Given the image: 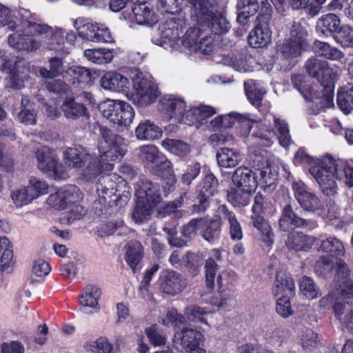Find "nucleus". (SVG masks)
Here are the masks:
<instances>
[{"instance_id": "nucleus-20", "label": "nucleus", "mask_w": 353, "mask_h": 353, "mask_svg": "<svg viewBox=\"0 0 353 353\" xmlns=\"http://www.w3.org/2000/svg\"><path fill=\"white\" fill-rule=\"evenodd\" d=\"M135 195L138 199L156 206L161 199L157 185L148 179H140L135 185Z\"/></svg>"}, {"instance_id": "nucleus-24", "label": "nucleus", "mask_w": 353, "mask_h": 353, "mask_svg": "<svg viewBox=\"0 0 353 353\" xmlns=\"http://www.w3.org/2000/svg\"><path fill=\"white\" fill-rule=\"evenodd\" d=\"M103 88L114 92H125L130 87L128 79L114 71L107 72L100 80Z\"/></svg>"}, {"instance_id": "nucleus-25", "label": "nucleus", "mask_w": 353, "mask_h": 353, "mask_svg": "<svg viewBox=\"0 0 353 353\" xmlns=\"http://www.w3.org/2000/svg\"><path fill=\"white\" fill-rule=\"evenodd\" d=\"M212 257L208 258L205 263V283L207 288L212 290L214 288V281L216 279V283L221 285V277L220 275L216 276L219 270V265L216 261L220 262L222 261V256L220 251L217 249L212 250Z\"/></svg>"}, {"instance_id": "nucleus-53", "label": "nucleus", "mask_w": 353, "mask_h": 353, "mask_svg": "<svg viewBox=\"0 0 353 353\" xmlns=\"http://www.w3.org/2000/svg\"><path fill=\"white\" fill-rule=\"evenodd\" d=\"M320 250L323 252L330 253L335 256H343L345 253V248L342 242L332 236L322 241Z\"/></svg>"}, {"instance_id": "nucleus-58", "label": "nucleus", "mask_w": 353, "mask_h": 353, "mask_svg": "<svg viewBox=\"0 0 353 353\" xmlns=\"http://www.w3.org/2000/svg\"><path fill=\"white\" fill-rule=\"evenodd\" d=\"M11 197L17 207L28 205L34 200L27 186L12 190Z\"/></svg>"}, {"instance_id": "nucleus-8", "label": "nucleus", "mask_w": 353, "mask_h": 353, "mask_svg": "<svg viewBox=\"0 0 353 353\" xmlns=\"http://www.w3.org/2000/svg\"><path fill=\"white\" fill-rule=\"evenodd\" d=\"M307 32L300 24L295 23L290 31V38L279 46L278 50L286 59L296 57L307 47Z\"/></svg>"}, {"instance_id": "nucleus-40", "label": "nucleus", "mask_w": 353, "mask_h": 353, "mask_svg": "<svg viewBox=\"0 0 353 353\" xmlns=\"http://www.w3.org/2000/svg\"><path fill=\"white\" fill-rule=\"evenodd\" d=\"M201 26H207L214 34H225L231 28L230 22L223 14L214 12L208 21Z\"/></svg>"}, {"instance_id": "nucleus-21", "label": "nucleus", "mask_w": 353, "mask_h": 353, "mask_svg": "<svg viewBox=\"0 0 353 353\" xmlns=\"http://www.w3.org/2000/svg\"><path fill=\"white\" fill-rule=\"evenodd\" d=\"M190 8L191 19L201 25L208 21L214 12L213 0H185Z\"/></svg>"}, {"instance_id": "nucleus-35", "label": "nucleus", "mask_w": 353, "mask_h": 353, "mask_svg": "<svg viewBox=\"0 0 353 353\" xmlns=\"http://www.w3.org/2000/svg\"><path fill=\"white\" fill-rule=\"evenodd\" d=\"M151 173L155 176H161L168 180V189L172 188L176 183L172 165L163 155L159 161L151 168Z\"/></svg>"}, {"instance_id": "nucleus-49", "label": "nucleus", "mask_w": 353, "mask_h": 353, "mask_svg": "<svg viewBox=\"0 0 353 353\" xmlns=\"http://www.w3.org/2000/svg\"><path fill=\"white\" fill-rule=\"evenodd\" d=\"M61 110L65 117L75 119L84 115L86 108L73 98H68L63 103Z\"/></svg>"}, {"instance_id": "nucleus-51", "label": "nucleus", "mask_w": 353, "mask_h": 353, "mask_svg": "<svg viewBox=\"0 0 353 353\" xmlns=\"http://www.w3.org/2000/svg\"><path fill=\"white\" fill-rule=\"evenodd\" d=\"M71 208L68 211L63 212L61 217L60 221L63 224H72L74 221L83 219L87 213V210L81 205L72 203Z\"/></svg>"}, {"instance_id": "nucleus-44", "label": "nucleus", "mask_w": 353, "mask_h": 353, "mask_svg": "<svg viewBox=\"0 0 353 353\" xmlns=\"http://www.w3.org/2000/svg\"><path fill=\"white\" fill-rule=\"evenodd\" d=\"M336 103L345 114L353 110V83H349L339 90Z\"/></svg>"}, {"instance_id": "nucleus-30", "label": "nucleus", "mask_w": 353, "mask_h": 353, "mask_svg": "<svg viewBox=\"0 0 353 353\" xmlns=\"http://www.w3.org/2000/svg\"><path fill=\"white\" fill-rule=\"evenodd\" d=\"M272 294L274 296L283 294L282 296H292L295 294L294 282L291 276L286 272H277L272 286Z\"/></svg>"}, {"instance_id": "nucleus-56", "label": "nucleus", "mask_w": 353, "mask_h": 353, "mask_svg": "<svg viewBox=\"0 0 353 353\" xmlns=\"http://www.w3.org/2000/svg\"><path fill=\"white\" fill-rule=\"evenodd\" d=\"M210 311L206 307H202L198 305H190L185 307L184 314L190 321H198L207 324L204 316L210 313Z\"/></svg>"}, {"instance_id": "nucleus-54", "label": "nucleus", "mask_w": 353, "mask_h": 353, "mask_svg": "<svg viewBox=\"0 0 353 353\" xmlns=\"http://www.w3.org/2000/svg\"><path fill=\"white\" fill-rule=\"evenodd\" d=\"M34 199L48 194L49 185L46 181L35 176H30L27 185Z\"/></svg>"}, {"instance_id": "nucleus-46", "label": "nucleus", "mask_w": 353, "mask_h": 353, "mask_svg": "<svg viewBox=\"0 0 353 353\" xmlns=\"http://www.w3.org/2000/svg\"><path fill=\"white\" fill-rule=\"evenodd\" d=\"M314 46L316 52L327 59L332 61H341L345 56L344 53L339 49L332 47L326 42L315 41Z\"/></svg>"}, {"instance_id": "nucleus-27", "label": "nucleus", "mask_w": 353, "mask_h": 353, "mask_svg": "<svg viewBox=\"0 0 353 353\" xmlns=\"http://www.w3.org/2000/svg\"><path fill=\"white\" fill-rule=\"evenodd\" d=\"M205 222L201 223L200 234L209 243H213L219 236L222 225V216L216 215L210 219L201 218Z\"/></svg>"}, {"instance_id": "nucleus-45", "label": "nucleus", "mask_w": 353, "mask_h": 353, "mask_svg": "<svg viewBox=\"0 0 353 353\" xmlns=\"http://www.w3.org/2000/svg\"><path fill=\"white\" fill-rule=\"evenodd\" d=\"M255 191H246L236 186L230 188L227 194V199L236 207L245 206L250 201L251 194Z\"/></svg>"}, {"instance_id": "nucleus-47", "label": "nucleus", "mask_w": 353, "mask_h": 353, "mask_svg": "<svg viewBox=\"0 0 353 353\" xmlns=\"http://www.w3.org/2000/svg\"><path fill=\"white\" fill-rule=\"evenodd\" d=\"M201 36V30L198 28H190L183 35L182 38L180 39V46H181V50L180 51H183V50H187L190 52H196L197 46L199 44V38Z\"/></svg>"}, {"instance_id": "nucleus-29", "label": "nucleus", "mask_w": 353, "mask_h": 353, "mask_svg": "<svg viewBox=\"0 0 353 353\" xmlns=\"http://www.w3.org/2000/svg\"><path fill=\"white\" fill-rule=\"evenodd\" d=\"M316 239L299 232H292L288 235L285 245L290 250L296 252L310 250Z\"/></svg>"}, {"instance_id": "nucleus-17", "label": "nucleus", "mask_w": 353, "mask_h": 353, "mask_svg": "<svg viewBox=\"0 0 353 353\" xmlns=\"http://www.w3.org/2000/svg\"><path fill=\"white\" fill-rule=\"evenodd\" d=\"M187 286L186 280L182 275L173 270H167L161 276L159 289L163 293L174 296Z\"/></svg>"}, {"instance_id": "nucleus-61", "label": "nucleus", "mask_w": 353, "mask_h": 353, "mask_svg": "<svg viewBox=\"0 0 353 353\" xmlns=\"http://www.w3.org/2000/svg\"><path fill=\"white\" fill-rule=\"evenodd\" d=\"M113 59L112 50L107 48L90 49V61L97 64L110 63Z\"/></svg>"}, {"instance_id": "nucleus-39", "label": "nucleus", "mask_w": 353, "mask_h": 353, "mask_svg": "<svg viewBox=\"0 0 353 353\" xmlns=\"http://www.w3.org/2000/svg\"><path fill=\"white\" fill-rule=\"evenodd\" d=\"M244 88L250 103L254 107L259 108L266 92L264 88L259 83L252 79L248 80L244 83Z\"/></svg>"}, {"instance_id": "nucleus-41", "label": "nucleus", "mask_w": 353, "mask_h": 353, "mask_svg": "<svg viewBox=\"0 0 353 353\" xmlns=\"http://www.w3.org/2000/svg\"><path fill=\"white\" fill-rule=\"evenodd\" d=\"M125 259L130 268L135 272L143 257V247L137 241H132L125 246Z\"/></svg>"}, {"instance_id": "nucleus-63", "label": "nucleus", "mask_w": 353, "mask_h": 353, "mask_svg": "<svg viewBox=\"0 0 353 353\" xmlns=\"http://www.w3.org/2000/svg\"><path fill=\"white\" fill-rule=\"evenodd\" d=\"M334 39L341 46L349 48L353 46V29L350 26H341Z\"/></svg>"}, {"instance_id": "nucleus-6", "label": "nucleus", "mask_w": 353, "mask_h": 353, "mask_svg": "<svg viewBox=\"0 0 353 353\" xmlns=\"http://www.w3.org/2000/svg\"><path fill=\"white\" fill-rule=\"evenodd\" d=\"M132 83L135 90L132 97L134 104L144 107L156 101L159 93L150 74L138 71L133 77Z\"/></svg>"}, {"instance_id": "nucleus-2", "label": "nucleus", "mask_w": 353, "mask_h": 353, "mask_svg": "<svg viewBox=\"0 0 353 353\" xmlns=\"http://www.w3.org/2000/svg\"><path fill=\"white\" fill-rule=\"evenodd\" d=\"M309 172L326 196H334L336 194L338 181L343 179L346 185L353 186V168L342 161L336 162L332 159L325 158L314 161Z\"/></svg>"}, {"instance_id": "nucleus-7", "label": "nucleus", "mask_w": 353, "mask_h": 353, "mask_svg": "<svg viewBox=\"0 0 353 353\" xmlns=\"http://www.w3.org/2000/svg\"><path fill=\"white\" fill-rule=\"evenodd\" d=\"M38 168L54 180H65L69 177L62 163L59 161L56 152L43 146L36 152Z\"/></svg>"}, {"instance_id": "nucleus-32", "label": "nucleus", "mask_w": 353, "mask_h": 353, "mask_svg": "<svg viewBox=\"0 0 353 353\" xmlns=\"http://www.w3.org/2000/svg\"><path fill=\"white\" fill-rule=\"evenodd\" d=\"M341 26V19L335 14L328 13L321 16L316 22V31L318 33L330 37L339 30Z\"/></svg>"}, {"instance_id": "nucleus-59", "label": "nucleus", "mask_w": 353, "mask_h": 353, "mask_svg": "<svg viewBox=\"0 0 353 353\" xmlns=\"http://www.w3.org/2000/svg\"><path fill=\"white\" fill-rule=\"evenodd\" d=\"M299 285L302 294L309 299H316L321 295L319 288L310 277H303Z\"/></svg>"}, {"instance_id": "nucleus-37", "label": "nucleus", "mask_w": 353, "mask_h": 353, "mask_svg": "<svg viewBox=\"0 0 353 353\" xmlns=\"http://www.w3.org/2000/svg\"><path fill=\"white\" fill-rule=\"evenodd\" d=\"M218 165L224 168H233L241 161L240 154L228 148H219L216 154Z\"/></svg>"}, {"instance_id": "nucleus-3", "label": "nucleus", "mask_w": 353, "mask_h": 353, "mask_svg": "<svg viewBox=\"0 0 353 353\" xmlns=\"http://www.w3.org/2000/svg\"><path fill=\"white\" fill-rule=\"evenodd\" d=\"M238 122L242 124L241 134L243 136L251 135L267 142V145L272 143L273 139L278 137L280 144L283 147H288L291 143V137L287 123L279 118H274V127L278 134L265 123L258 122L251 118L250 114H236Z\"/></svg>"}, {"instance_id": "nucleus-50", "label": "nucleus", "mask_w": 353, "mask_h": 353, "mask_svg": "<svg viewBox=\"0 0 353 353\" xmlns=\"http://www.w3.org/2000/svg\"><path fill=\"white\" fill-rule=\"evenodd\" d=\"M21 110L18 114L20 122L25 125H34L36 123V112L34 105L27 97L21 99Z\"/></svg>"}, {"instance_id": "nucleus-12", "label": "nucleus", "mask_w": 353, "mask_h": 353, "mask_svg": "<svg viewBox=\"0 0 353 353\" xmlns=\"http://www.w3.org/2000/svg\"><path fill=\"white\" fill-rule=\"evenodd\" d=\"M159 105L162 111L170 118L188 125L186 119L188 118L186 117L188 108L183 98L174 95L165 96L159 101Z\"/></svg>"}, {"instance_id": "nucleus-11", "label": "nucleus", "mask_w": 353, "mask_h": 353, "mask_svg": "<svg viewBox=\"0 0 353 353\" xmlns=\"http://www.w3.org/2000/svg\"><path fill=\"white\" fill-rule=\"evenodd\" d=\"M292 188L294 198L305 211L316 212L323 210V202L314 192L309 191L304 183L295 181Z\"/></svg>"}, {"instance_id": "nucleus-14", "label": "nucleus", "mask_w": 353, "mask_h": 353, "mask_svg": "<svg viewBox=\"0 0 353 353\" xmlns=\"http://www.w3.org/2000/svg\"><path fill=\"white\" fill-rule=\"evenodd\" d=\"M333 85H322L323 90L321 92L314 89L313 92L305 95V99L312 103L311 109L315 114L333 106Z\"/></svg>"}, {"instance_id": "nucleus-43", "label": "nucleus", "mask_w": 353, "mask_h": 353, "mask_svg": "<svg viewBox=\"0 0 353 353\" xmlns=\"http://www.w3.org/2000/svg\"><path fill=\"white\" fill-rule=\"evenodd\" d=\"M251 223L262 234V240L268 245L274 242V234L270 225L263 217V214H252L251 215Z\"/></svg>"}, {"instance_id": "nucleus-64", "label": "nucleus", "mask_w": 353, "mask_h": 353, "mask_svg": "<svg viewBox=\"0 0 353 353\" xmlns=\"http://www.w3.org/2000/svg\"><path fill=\"white\" fill-rule=\"evenodd\" d=\"M219 183L216 176L212 174H208L205 175L201 189L199 192L203 193L212 198L218 192Z\"/></svg>"}, {"instance_id": "nucleus-28", "label": "nucleus", "mask_w": 353, "mask_h": 353, "mask_svg": "<svg viewBox=\"0 0 353 353\" xmlns=\"http://www.w3.org/2000/svg\"><path fill=\"white\" fill-rule=\"evenodd\" d=\"M132 12L136 22L139 25L152 26L157 22V18L153 9L148 2L135 3L132 7Z\"/></svg>"}, {"instance_id": "nucleus-18", "label": "nucleus", "mask_w": 353, "mask_h": 353, "mask_svg": "<svg viewBox=\"0 0 353 353\" xmlns=\"http://www.w3.org/2000/svg\"><path fill=\"white\" fill-rule=\"evenodd\" d=\"M185 23L183 19H171L163 23L159 28L161 37L170 43V46L176 50H181L180 34L183 32Z\"/></svg>"}, {"instance_id": "nucleus-42", "label": "nucleus", "mask_w": 353, "mask_h": 353, "mask_svg": "<svg viewBox=\"0 0 353 353\" xmlns=\"http://www.w3.org/2000/svg\"><path fill=\"white\" fill-rule=\"evenodd\" d=\"M271 38L272 32L270 28L256 26L249 34L248 43L252 48H263L270 43Z\"/></svg>"}, {"instance_id": "nucleus-22", "label": "nucleus", "mask_w": 353, "mask_h": 353, "mask_svg": "<svg viewBox=\"0 0 353 353\" xmlns=\"http://www.w3.org/2000/svg\"><path fill=\"white\" fill-rule=\"evenodd\" d=\"M86 155L85 149L80 145L68 148L63 152L62 163L67 174L69 175L71 169L82 168L86 161Z\"/></svg>"}, {"instance_id": "nucleus-1", "label": "nucleus", "mask_w": 353, "mask_h": 353, "mask_svg": "<svg viewBox=\"0 0 353 353\" xmlns=\"http://www.w3.org/2000/svg\"><path fill=\"white\" fill-rule=\"evenodd\" d=\"M21 29L10 34L8 44L17 50L33 52L46 46L50 50H58L64 42L65 31L41 23L36 14L23 10L19 12Z\"/></svg>"}, {"instance_id": "nucleus-13", "label": "nucleus", "mask_w": 353, "mask_h": 353, "mask_svg": "<svg viewBox=\"0 0 353 353\" xmlns=\"http://www.w3.org/2000/svg\"><path fill=\"white\" fill-rule=\"evenodd\" d=\"M351 292L340 294L333 309L336 317L353 334V289Z\"/></svg>"}, {"instance_id": "nucleus-10", "label": "nucleus", "mask_w": 353, "mask_h": 353, "mask_svg": "<svg viewBox=\"0 0 353 353\" xmlns=\"http://www.w3.org/2000/svg\"><path fill=\"white\" fill-rule=\"evenodd\" d=\"M305 68L308 74L316 79L321 85L334 84L338 79L336 72L329 67L328 63L317 57L309 59Z\"/></svg>"}, {"instance_id": "nucleus-16", "label": "nucleus", "mask_w": 353, "mask_h": 353, "mask_svg": "<svg viewBox=\"0 0 353 353\" xmlns=\"http://www.w3.org/2000/svg\"><path fill=\"white\" fill-rule=\"evenodd\" d=\"M231 179L234 186L246 191H255L259 185L256 172L247 166L236 168Z\"/></svg>"}, {"instance_id": "nucleus-34", "label": "nucleus", "mask_w": 353, "mask_h": 353, "mask_svg": "<svg viewBox=\"0 0 353 353\" xmlns=\"http://www.w3.org/2000/svg\"><path fill=\"white\" fill-rule=\"evenodd\" d=\"M335 279L339 286V288L336 290L340 292V294H343V292L349 293L352 291L353 275L351 274L347 264L343 261H339L337 263Z\"/></svg>"}, {"instance_id": "nucleus-62", "label": "nucleus", "mask_w": 353, "mask_h": 353, "mask_svg": "<svg viewBox=\"0 0 353 353\" xmlns=\"http://www.w3.org/2000/svg\"><path fill=\"white\" fill-rule=\"evenodd\" d=\"M50 70L45 68L40 69V75L46 79H54L62 74V62L59 58L54 57L49 60Z\"/></svg>"}, {"instance_id": "nucleus-15", "label": "nucleus", "mask_w": 353, "mask_h": 353, "mask_svg": "<svg viewBox=\"0 0 353 353\" xmlns=\"http://www.w3.org/2000/svg\"><path fill=\"white\" fill-rule=\"evenodd\" d=\"M1 70L8 75L6 83L7 88L19 90L24 86V81L27 79L26 70L19 66L15 61H6Z\"/></svg>"}, {"instance_id": "nucleus-19", "label": "nucleus", "mask_w": 353, "mask_h": 353, "mask_svg": "<svg viewBox=\"0 0 353 353\" xmlns=\"http://www.w3.org/2000/svg\"><path fill=\"white\" fill-rule=\"evenodd\" d=\"M203 334L195 330L184 328L175 333L173 343L176 348L180 351H190L199 346L203 339Z\"/></svg>"}, {"instance_id": "nucleus-60", "label": "nucleus", "mask_w": 353, "mask_h": 353, "mask_svg": "<svg viewBox=\"0 0 353 353\" xmlns=\"http://www.w3.org/2000/svg\"><path fill=\"white\" fill-rule=\"evenodd\" d=\"M124 228L123 221L121 219L110 221L101 223L97 229V234L99 236L103 237L114 234L117 230H122Z\"/></svg>"}, {"instance_id": "nucleus-52", "label": "nucleus", "mask_w": 353, "mask_h": 353, "mask_svg": "<svg viewBox=\"0 0 353 353\" xmlns=\"http://www.w3.org/2000/svg\"><path fill=\"white\" fill-rule=\"evenodd\" d=\"M154 206L137 198L136 205L132 212V219L135 223H142L148 219Z\"/></svg>"}, {"instance_id": "nucleus-5", "label": "nucleus", "mask_w": 353, "mask_h": 353, "mask_svg": "<svg viewBox=\"0 0 353 353\" xmlns=\"http://www.w3.org/2000/svg\"><path fill=\"white\" fill-rule=\"evenodd\" d=\"M97 108L104 117L119 126H129L134 117L132 107L121 100L108 99L99 103Z\"/></svg>"}, {"instance_id": "nucleus-9", "label": "nucleus", "mask_w": 353, "mask_h": 353, "mask_svg": "<svg viewBox=\"0 0 353 353\" xmlns=\"http://www.w3.org/2000/svg\"><path fill=\"white\" fill-rule=\"evenodd\" d=\"M83 198V194L78 187L66 185L50 194L46 202L50 207L56 210H63L71 205L72 203L81 201Z\"/></svg>"}, {"instance_id": "nucleus-26", "label": "nucleus", "mask_w": 353, "mask_h": 353, "mask_svg": "<svg viewBox=\"0 0 353 353\" xmlns=\"http://www.w3.org/2000/svg\"><path fill=\"white\" fill-rule=\"evenodd\" d=\"M216 113V109L211 105L200 104L197 107L190 106L186 117L188 118L186 119L188 125H195L196 128H199L206 119Z\"/></svg>"}, {"instance_id": "nucleus-31", "label": "nucleus", "mask_w": 353, "mask_h": 353, "mask_svg": "<svg viewBox=\"0 0 353 353\" xmlns=\"http://www.w3.org/2000/svg\"><path fill=\"white\" fill-rule=\"evenodd\" d=\"M218 213L222 218L228 221L229 224V232L232 240L240 241L243 239L242 227L237 220L235 213L229 210L225 205H221L218 208Z\"/></svg>"}, {"instance_id": "nucleus-33", "label": "nucleus", "mask_w": 353, "mask_h": 353, "mask_svg": "<svg viewBox=\"0 0 353 353\" xmlns=\"http://www.w3.org/2000/svg\"><path fill=\"white\" fill-rule=\"evenodd\" d=\"M135 136L141 141H154L162 136V130L150 120L141 121L135 129Z\"/></svg>"}, {"instance_id": "nucleus-38", "label": "nucleus", "mask_w": 353, "mask_h": 353, "mask_svg": "<svg viewBox=\"0 0 353 353\" xmlns=\"http://www.w3.org/2000/svg\"><path fill=\"white\" fill-rule=\"evenodd\" d=\"M251 59L252 57L248 54H232L223 55L221 61L223 64L232 67L236 71L246 72L252 70Z\"/></svg>"}, {"instance_id": "nucleus-48", "label": "nucleus", "mask_w": 353, "mask_h": 353, "mask_svg": "<svg viewBox=\"0 0 353 353\" xmlns=\"http://www.w3.org/2000/svg\"><path fill=\"white\" fill-rule=\"evenodd\" d=\"M90 41L95 43H110L113 38L109 29L103 24L91 23L90 26Z\"/></svg>"}, {"instance_id": "nucleus-23", "label": "nucleus", "mask_w": 353, "mask_h": 353, "mask_svg": "<svg viewBox=\"0 0 353 353\" xmlns=\"http://www.w3.org/2000/svg\"><path fill=\"white\" fill-rule=\"evenodd\" d=\"M279 228L284 232L294 230L296 228L307 227L311 224V221L299 216L293 211L290 204H287L282 210L279 219Z\"/></svg>"}, {"instance_id": "nucleus-57", "label": "nucleus", "mask_w": 353, "mask_h": 353, "mask_svg": "<svg viewBox=\"0 0 353 353\" xmlns=\"http://www.w3.org/2000/svg\"><path fill=\"white\" fill-rule=\"evenodd\" d=\"M162 145L179 157L186 156L190 152V145L179 140L165 139L162 141Z\"/></svg>"}, {"instance_id": "nucleus-55", "label": "nucleus", "mask_w": 353, "mask_h": 353, "mask_svg": "<svg viewBox=\"0 0 353 353\" xmlns=\"http://www.w3.org/2000/svg\"><path fill=\"white\" fill-rule=\"evenodd\" d=\"M163 156V154L160 153L154 145H143L139 148V157L142 161L147 163L155 164Z\"/></svg>"}, {"instance_id": "nucleus-4", "label": "nucleus", "mask_w": 353, "mask_h": 353, "mask_svg": "<svg viewBox=\"0 0 353 353\" xmlns=\"http://www.w3.org/2000/svg\"><path fill=\"white\" fill-rule=\"evenodd\" d=\"M102 140L98 144L100 153V173L113 169L112 162L123 157L127 151V144L121 135L113 133L106 127L99 126Z\"/></svg>"}, {"instance_id": "nucleus-36", "label": "nucleus", "mask_w": 353, "mask_h": 353, "mask_svg": "<svg viewBox=\"0 0 353 353\" xmlns=\"http://www.w3.org/2000/svg\"><path fill=\"white\" fill-rule=\"evenodd\" d=\"M0 251H3L0 258V274H10L14 266L13 252L10 242L5 236H0Z\"/></svg>"}]
</instances>
